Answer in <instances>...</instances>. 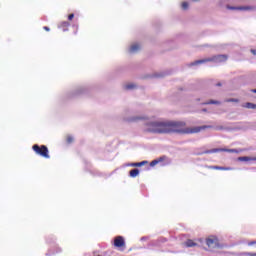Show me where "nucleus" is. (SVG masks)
Wrapping results in <instances>:
<instances>
[{
  "label": "nucleus",
  "instance_id": "14",
  "mask_svg": "<svg viewBox=\"0 0 256 256\" xmlns=\"http://www.w3.org/2000/svg\"><path fill=\"white\" fill-rule=\"evenodd\" d=\"M220 151H223L224 153H239V151L237 149L222 148V149H220Z\"/></svg>",
  "mask_w": 256,
  "mask_h": 256
},
{
  "label": "nucleus",
  "instance_id": "15",
  "mask_svg": "<svg viewBox=\"0 0 256 256\" xmlns=\"http://www.w3.org/2000/svg\"><path fill=\"white\" fill-rule=\"evenodd\" d=\"M204 105H221V102L217 100H210L208 102H205Z\"/></svg>",
  "mask_w": 256,
  "mask_h": 256
},
{
  "label": "nucleus",
  "instance_id": "31",
  "mask_svg": "<svg viewBox=\"0 0 256 256\" xmlns=\"http://www.w3.org/2000/svg\"><path fill=\"white\" fill-rule=\"evenodd\" d=\"M192 1L197 2V1H199V0H192Z\"/></svg>",
  "mask_w": 256,
  "mask_h": 256
},
{
  "label": "nucleus",
  "instance_id": "1",
  "mask_svg": "<svg viewBox=\"0 0 256 256\" xmlns=\"http://www.w3.org/2000/svg\"><path fill=\"white\" fill-rule=\"evenodd\" d=\"M185 122H177V121H152L145 124V132L146 133H154L157 135H163L167 133H200L205 129H211V126H199L193 128H185Z\"/></svg>",
  "mask_w": 256,
  "mask_h": 256
},
{
  "label": "nucleus",
  "instance_id": "26",
  "mask_svg": "<svg viewBox=\"0 0 256 256\" xmlns=\"http://www.w3.org/2000/svg\"><path fill=\"white\" fill-rule=\"evenodd\" d=\"M248 245H256V241H252V242L248 243Z\"/></svg>",
  "mask_w": 256,
  "mask_h": 256
},
{
  "label": "nucleus",
  "instance_id": "19",
  "mask_svg": "<svg viewBox=\"0 0 256 256\" xmlns=\"http://www.w3.org/2000/svg\"><path fill=\"white\" fill-rule=\"evenodd\" d=\"M125 89H135V85L128 84V85L125 86Z\"/></svg>",
  "mask_w": 256,
  "mask_h": 256
},
{
  "label": "nucleus",
  "instance_id": "11",
  "mask_svg": "<svg viewBox=\"0 0 256 256\" xmlns=\"http://www.w3.org/2000/svg\"><path fill=\"white\" fill-rule=\"evenodd\" d=\"M139 49H141V46L139 44H133L129 51L130 53H137V51H139Z\"/></svg>",
  "mask_w": 256,
  "mask_h": 256
},
{
  "label": "nucleus",
  "instance_id": "16",
  "mask_svg": "<svg viewBox=\"0 0 256 256\" xmlns=\"http://www.w3.org/2000/svg\"><path fill=\"white\" fill-rule=\"evenodd\" d=\"M244 107H246V109H256V104H253L251 102H247Z\"/></svg>",
  "mask_w": 256,
  "mask_h": 256
},
{
  "label": "nucleus",
  "instance_id": "9",
  "mask_svg": "<svg viewBox=\"0 0 256 256\" xmlns=\"http://www.w3.org/2000/svg\"><path fill=\"white\" fill-rule=\"evenodd\" d=\"M161 161H165V156L160 157V158L150 162V167H155V165H158L159 163H161Z\"/></svg>",
  "mask_w": 256,
  "mask_h": 256
},
{
  "label": "nucleus",
  "instance_id": "12",
  "mask_svg": "<svg viewBox=\"0 0 256 256\" xmlns=\"http://www.w3.org/2000/svg\"><path fill=\"white\" fill-rule=\"evenodd\" d=\"M147 161H142V162H136V163H132L130 164V167H143V165H147Z\"/></svg>",
  "mask_w": 256,
  "mask_h": 256
},
{
  "label": "nucleus",
  "instance_id": "18",
  "mask_svg": "<svg viewBox=\"0 0 256 256\" xmlns=\"http://www.w3.org/2000/svg\"><path fill=\"white\" fill-rule=\"evenodd\" d=\"M181 7L184 11H187V9H189V3L188 2H182Z\"/></svg>",
  "mask_w": 256,
  "mask_h": 256
},
{
  "label": "nucleus",
  "instance_id": "5",
  "mask_svg": "<svg viewBox=\"0 0 256 256\" xmlns=\"http://www.w3.org/2000/svg\"><path fill=\"white\" fill-rule=\"evenodd\" d=\"M114 247H117L118 249L125 248V238H123V236H116L114 238Z\"/></svg>",
  "mask_w": 256,
  "mask_h": 256
},
{
  "label": "nucleus",
  "instance_id": "7",
  "mask_svg": "<svg viewBox=\"0 0 256 256\" xmlns=\"http://www.w3.org/2000/svg\"><path fill=\"white\" fill-rule=\"evenodd\" d=\"M227 9H231L232 11H249L251 7H231L227 6Z\"/></svg>",
  "mask_w": 256,
  "mask_h": 256
},
{
  "label": "nucleus",
  "instance_id": "13",
  "mask_svg": "<svg viewBox=\"0 0 256 256\" xmlns=\"http://www.w3.org/2000/svg\"><path fill=\"white\" fill-rule=\"evenodd\" d=\"M129 175L132 178L137 177L139 175V169L135 168V169L130 170Z\"/></svg>",
  "mask_w": 256,
  "mask_h": 256
},
{
  "label": "nucleus",
  "instance_id": "6",
  "mask_svg": "<svg viewBox=\"0 0 256 256\" xmlns=\"http://www.w3.org/2000/svg\"><path fill=\"white\" fill-rule=\"evenodd\" d=\"M209 169H215L216 171H231V167H221V166H210Z\"/></svg>",
  "mask_w": 256,
  "mask_h": 256
},
{
  "label": "nucleus",
  "instance_id": "22",
  "mask_svg": "<svg viewBox=\"0 0 256 256\" xmlns=\"http://www.w3.org/2000/svg\"><path fill=\"white\" fill-rule=\"evenodd\" d=\"M66 141H67V143H73V137L68 136V137L66 138Z\"/></svg>",
  "mask_w": 256,
  "mask_h": 256
},
{
  "label": "nucleus",
  "instance_id": "17",
  "mask_svg": "<svg viewBox=\"0 0 256 256\" xmlns=\"http://www.w3.org/2000/svg\"><path fill=\"white\" fill-rule=\"evenodd\" d=\"M226 103H239V99L237 98H229L225 100Z\"/></svg>",
  "mask_w": 256,
  "mask_h": 256
},
{
  "label": "nucleus",
  "instance_id": "25",
  "mask_svg": "<svg viewBox=\"0 0 256 256\" xmlns=\"http://www.w3.org/2000/svg\"><path fill=\"white\" fill-rule=\"evenodd\" d=\"M43 29H44V31H50L49 27H47V26H44Z\"/></svg>",
  "mask_w": 256,
  "mask_h": 256
},
{
  "label": "nucleus",
  "instance_id": "28",
  "mask_svg": "<svg viewBox=\"0 0 256 256\" xmlns=\"http://www.w3.org/2000/svg\"><path fill=\"white\" fill-rule=\"evenodd\" d=\"M221 85H222L221 83H217L216 84L217 87H221Z\"/></svg>",
  "mask_w": 256,
  "mask_h": 256
},
{
  "label": "nucleus",
  "instance_id": "8",
  "mask_svg": "<svg viewBox=\"0 0 256 256\" xmlns=\"http://www.w3.org/2000/svg\"><path fill=\"white\" fill-rule=\"evenodd\" d=\"M70 25L71 24L69 22L63 21L60 23L59 27H60V29H63V31H68Z\"/></svg>",
  "mask_w": 256,
  "mask_h": 256
},
{
  "label": "nucleus",
  "instance_id": "29",
  "mask_svg": "<svg viewBox=\"0 0 256 256\" xmlns=\"http://www.w3.org/2000/svg\"><path fill=\"white\" fill-rule=\"evenodd\" d=\"M251 91H252V93H256V89H252Z\"/></svg>",
  "mask_w": 256,
  "mask_h": 256
},
{
  "label": "nucleus",
  "instance_id": "4",
  "mask_svg": "<svg viewBox=\"0 0 256 256\" xmlns=\"http://www.w3.org/2000/svg\"><path fill=\"white\" fill-rule=\"evenodd\" d=\"M206 245H208L210 249H217V247H219V239L215 236L209 237L206 239Z\"/></svg>",
  "mask_w": 256,
  "mask_h": 256
},
{
  "label": "nucleus",
  "instance_id": "10",
  "mask_svg": "<svg viewBox=\"0 0 256 256\" xmlns=\"http://www.w3.org/2000/svg\"><path fill=\"white\" fill-rule=\"evenodd\" d=\"M185 247H197V243L192 239H188L184 243Z\"/></svg>",
  "mask_w": 256,
  "mask_h": 256
},
{
  "label": "nucleus",
  "instance_id": "24",
  "mask_svg": "<svg viewBox=\"0 0 256 256\" xmlns=\"http://www.w3.org/2000/svg\"><path fill=\"white\" fill-rule=\"evenodd\" d=\"M250 51H251L252 55H256V50L255 49H251Z\"/></svg>",
  "mask_w": 256,
  "mask_h": 256
},
{
  "label": "nucleus",
  "instance_id": "32",
  "mask_svg": "<svg viewBox=\"0 0 256 256\" xmlns=\"http://www.w3.org/2000/svg\"><path fill=\"white\" fill-rule=\"evenodd\" d=\"M254 161H256V158H254Z\"/></svg>",
  "mask_w": 256,
  "mask_h": 256
},
{
  "label": "nucleus",
  "instance_id": "23",
  "mask_svg": "<svg viewBox=\"0 0 256 256\" xmlns=\"http://www.w3.org/2000/svg\"><path fill=\"white\" fill-rule=\"evenodd\" d=\"M241 161H249V157H242L240 158Z\"/></svg>",
  "mask_w": 256,
  "mask_h": 256
},
{
  "label": "nucleus",
  "instance_id": "27",
  "mask_svg": "<svg viewBox=\"0 0 256 256\" xmlns=\"http://www.w3.org/2000/svg\"><path fill=\"white\" fill-rule=\"evenodd\" d=\"M249 256H256V253H248Z\"/></svg>",
  "mask_w": 256,
  "mask_h": 256
},
{
  "label": "nucleus",
  "instance_id": "20",
  "mask_svg": "<svg viewBox=\"0 0 256 256\" xmlns=\"http://www.w3.org/2000/svg\"><path fill=\"white\" fill-rule=\"evenodd\" d=\"M141 119H145L143 117H134L132 119H130V121H141Z\"/></svg>",
  "mask_w": 256,
  "mask_h": 256
},
{
  "label": "nucleus",
  "instance_id": "3",
  "mask_svg": "<svg viewBox=\"0 0 256 256\" xmlns=\"http://www.w3.org/2000/svg\"><path fill=\"white\" fill-rule=\"evenodd\" d=\"M32 149L36 155H40V157H44V159H50L51 157L49 155V148H47L45 145L39 146L38 144H34Z\"/></svg>",
  "mask_w": 256,
  "mask_h": 256
},
{
  "label": "nucleus",
  "instance_id": "21",
  "mask_svg": "<svg viewBox=\"0 0 256 256\" xmlns=\"http://www.w3.org/2000/svg\"><path fill=\"white\" fill-rule=\"evenodd\" d=\"M74 18H75V14L68 15V21H73Z\"/></svg>",
  "mask_w": 256,
  "mask_h": 256
},
{
  "label": "nucleus",
  "instance_id": "30",
  "mask_svg": "<svg viewBox=\"0 0 256 256\" xmlns=\"http://www.w3.org/2000/svg\"><path fill=\"white\" fill-rule=\"evenodd\" d=\"M202 111H203L204 113H207V109H202Z\"/></svg>",
  "mask_w": 256,
  "mask_h": 256
},
{
  "label": "nucleus",
  "instance_id": "2",
  "mask_svg": "<svg viewBox=\"0 0 256 256\" xmlns=\"http://www.w3.org/2000/svg\"><path fill=\"white\" fill-rule=\"evenodd\" d=\"M229 59V56L225 54L212 56L210 58H204L201 60H196L192 63V65H202V63H225Z\"/></svg>",
  "mask_w": 256,
  "mask_h": 256
}]
</instances>
